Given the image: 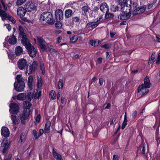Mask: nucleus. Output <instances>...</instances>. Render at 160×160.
Returning a JSON list of instances; mask_svg holds the SVG:
<instances>
[{"label":"nucleus","instance_id":"obj_1","mask_svg":"<svg viewBox=\"0 0 160 160\" xmlns=\"http://www.w3.org/2000/svg\"><path fill=\"white\" fill-rule=\"evenodd\" d=\"M18 67L20 70H23L26 67V71L25 73L26 74L29 75L32 72L36 69L37 67L36 63L34 62L31 65L29 66L28 69V66L27 65V62L24 58H21L19 60L18 62Z\"/></svg>","mask_w":160,"mask_h":160},{"label":"nucleus","instance_id":"obj_2","mask_svg":"<svg viewBox=\"0 0 160 160\" xmlns=\"http://www.w3.org/2000/svg\"><path fill=\"white\" fill-rule=\"evenodd\" d=\"M40 20L43 23H47L52 25L54 23V20L52 13L48 12H43L41 15Z\"/></svg>","mask_w":160,"mask_h":160},{"label":"nucleus","instance_id":"obj_3","mask_svg":"<svg viewBox=\"0 0 160 160\" xmlns=\"http://www.w3.org/2000/svg\"><path fill=\"white\" fill-rule=\"evenodd\" d=\"M122 9L125 8L126 10L128 9L129 12H131L132 9L136 7L138 4L136 2L132 1L131 0H123L121 5Z\"/></svg>","mask_w":160,"mask_h":160},{"label":"nucleus","instance_id":"obj_4","mask_svg":"<svg viewBox=\"0 0 160 160\" xmlns=\"http://www.w3.org/2000/svg\"><path fill=\"white\" fill-rule=\"evenodd\" d=\"M148 88L143 86L140 85L138 88L137 96L140 98L144 95H145L148 92Z\"/></svg>","mask_w":160,"mask_h":160},{"label":"nucleus","instance_id":"obj_5","mask_svg":"<svg viewBox=\"0 0 160 160\" xmlns=\"http://www.w3.org/2000/svg\"><path fill=\"white\" fill-rule=\"evenodd\" d=\"M37 39L38 45L42 51H46L47 48H48L50 46V43L46 42L41 37H37Z\"/></svg>","mask_w":160,"mask_h":160},{"label":"nucleus","instance_id":"obj_6","mask_svg":"<svg viewBox=\"0 0 160 160\" xmlns=\"http://www.w3.org/2000/svg\"><path fill=\"white\" fill-rule=\"evenodd\" d=\"M24 8L27 12H31L37 9L36 3L32 1L27 2L24 5Z\"/></svg>","mask_w":160,"mask_h":160},{"label":"nucleus","instance_id":"obj_7","mask_svg":"<svg viewBox=\"0 0 160 160\" xmlns=\"http://www.w3.org/2000/svg\"><path fill=\"white\" fill-rule=\"evenodd\" d=\"M124 8V9L123 8L122 9H121L122 13L120 14L118 17L119 18L122 20H126L129 18L131 16V12L129 11L127 12L126 8Z\"/></svg>","mask_w":160,"mask_h":160},{"label":"nucleus","instance_id":"obj_8","mask_svg":"<svg viewBox=\"0 0 160 160\" xmlns=\"http://www.w3.org/2000/svg\"><path fill=\"white\" fill-rule=\"evenodd\" d=\"M10 109L9 110L10 113L17 114L19 111V107L17 104L11 103L9 105Z\"/></svg>","mask_w":160,"mask_h":160},{"label":"nucleus","instance_id":"obj_9","mask_svg":"<svg viewBox=\"0 0 160 160\" xmlns=\"http://www.w3.org/2000/svg\"><path fill=\"white\" fill-rule=\"evenodd\" d=\"M11 119L13 126L14 129L15 130L17 128L16 126L20 122L19 118L16 115L12 114L11 116Z\"/></svg>","mask_w":160,"mask_h":160},{"label":"nucleus","instance_id":"obj_10","mask_svg":"<svg viewBox=\"0 0 160 160\" xmlns=\"http://www.w3.org/2000/svg\"><path fill=\"white\" fill-rule=\"evenodd\" d=\"M30 112V110L29 109H24L23 113L21 116V122L23 124L24 122L23 121L27 119L29 117Z\"/></svg>","mask_w":160,"mask_h":160},{"label":"nucleus","instance_id":"obj_11","mask_svg":"<svg viewBox=\"0 0 160 160\" xmlns=\"http://www.w3.org/2000/svg\"><path fill=\"white\" fill-rule=\"evenodd\" d=\"M15 82L14 83V88L18 92H22L24 90L25 87L24 82L22 83H17Z\"/></svg>","mask_w":160,"mask_h":160},{"label":"nucleus","instance_id":"obj_12","mask_svg":"<svg viewBox=\"0 0 160 160\" xmlns=\"http://www.w3.org/2000/svg\"><path fill=\"white\" fill-rule=\"evenodd\" d=\"M27 11L22 7L18 8L17 10V14L21 18H23L25 15Z\"/></svg>","mask_w":160,"mask_h":160},{"label":"nucleus","instance_id":"obj_13","mask_svg":"<svg viewBox=\"0 0 160 160\" xmlns=\"http://www.w3.org/2000/svg\"><path fill=\"white\" fill-rule=\"evenodd\" d=\"M27 49L28 50L29 55L31 57H35L37 53V50L34 46L32 45H30V46L27 48Z\"/></svg>","mask_w":160,"mask_h":160},{"label":"nucleus","instance_id":"obj_14","mask_svg":"<svg viewBox=\"0 0 160 160\" xmlns=\"http://www.w3.org/2000/svg\"><path fill=\"white\" fill-rule=\"evenodd\" d=\"M55 18L57 20L60 21L63 18V12L61 9L57 10L55 12Z\"/></svg>","mask_w":160,"mask_h":160},{"label":"nucleus","instance_id":"obj_15","mask_svg":"<svg viewBox=\"0 0 160 160\" xmlns=\"http://www.w3.org/2000/svg\"><path fill=\"white\" fill-rule=\"evenodd\" d=\"M7 41L10 44L14 45L16 43L17 39L15 36L12 35L11 36H7L5 39V41Z\"/></svg>","mask_w":160,"mask_h":160},{"label":"nucleus","instance_id":"obj_16","mask_svg":"<svg viewBox=\"0 0 160 160\" xmlns=\"http://www.w3.org/2000/svg\"><path fill=\"white\" fill-rule=\"evenodd\" d=\"M1 134L4 137H8L10 134L8 129L6 127H2L1 130Z\"/></svg>","mask_w":160,"mask_h":160},{"label":"nucleus","instance_id":"obj_17","mask_svg":"<svg viewBox=\"0 0 160 160\" xmlns=\"http://www.w3.org/2000/svg\"><path fill=\"white\" fill-rule=\"evenodd\" d=\"M22 38L21 40L22 43L26 48L30 46V45H32L30 43L29 40L26 38V36Z\"/></svg>","mask_w":160,"mask_h":160},{"label":"nucleus","instance_id":"obj_18","mask_svg":"<svg viewBox=\"0 0 160 160\" xmlns=\"http://www.w3.org/2000/svg\"><path fill=\"white\" fill-rule=\"evenodd\" d=\"M100 8L101 11L104 12H108L109 10V7L106 2L102 3L100 6Z\"/></svg>","mask_w":160,"mask_h":160},{"label":"nucleus","instance_id":"obj_19","mask_svg":"<svg viewBox=\"0 0 160 160\" xmlns=\"http://www.w3.org/2000/svg\"><path fill=\"white\" fill-rule=\"evenodd\" d=\"M100 23L99 22H89L85 26L86 28H94L96 27Z\"/></svg>","mask_w":160,"mask_h":160},{"label":"nucleus","instance_id":"obj_20","mask_svg":"<svg viewBox=\"0 0 160 160\" xmlns=\"http://www.w3.org/2000/svg\"><path fill=\"white\" fill-rule=\"evenodd\" d=\"M143 86H146L149 88L151 85V83L150 82L149 77L148 76H146L144 79V83L142 84Z\"/></svg>","mask_w":160,"mask_h":160},{"label":"nucleus","instance_id":"obj_21","mask_svg":"<svg viewBox=\"0 0 160 160\" xmlns=\"http://www.w3.org/2000/svg\"><path fill=\"white\" fill-rule=\"evenodd\" d=\"M26 97V94L24 93H21L18 95L16 97H12V98L14 99H15L16 98L19 100H23Z\"/></svg>","mask_w":160,"mask_h":160},{"label":"nucleus","instance_id":"obj_22","mask_svg":"<svg viewBox=\"0 0 160 160\" xmlns=\"http://www.w3.org/2000/svg\"><path fill=\"white\" fill-rule=\"evenodd\" d=\"M23 50L20 46H17L15 49V52L16 55L19 56L23 53Z\"/></svg>","mask_w":160,"mask_h":160},{"label":"nucleus","instance_id":"obj_23","mask_svg":"<svg viewBox=\"0 0 160 160\" xmlns=\"http://www.w3.org/2000/svg\"><path fill=\"white\" fill-rule=\"evenodd\" d=\"M33 77L32 76H30L28 79V85L29 88L30 89H32L33 87Z\"/></svg>","mask_w":160,"mask_h":160},{"label":"nucleus","instance_id":"obj_24","mask_svg":"<svg viewBox=\"0 0 160 160\" xmlns=\"http://www.w3.org/2000/svg\"><path fill=\"white\" fill-rule=\"evenodd\" d=\"M1 146L2 147H4L3 150L4 152V151L7 149L9 147V144L8 143V141L5 139L3 140L1 143Z\"/></svg>","mask_w":160,"mask_h":160},{"label":"nucleus","instance_id":"obj_25","mask_svg":"<svg viewBox=\"0 0 160 160\" xmlns=\"http://www.w3.org/2000/svg\"><path fill=\"white\" fill-rule=\"evenodd\" d=\"M50 126L51 122L50 121H47L45 125L44 130L45 132L48 133L50 132Z\"/></svg>","mask_w":160,"mask_h":160},{"label":"nucleus","instance_id":"obj_26","mask_svg":"<svg viewBox=\"0 0 160 160\" xmlns=\"http://www.w3.org/2000/svg\"><path fill=\"white\" fill-rule=\"evenodd\" d=\"M23 107L24 109H30V108L32 106V104L30 102L24 101L23 102Z\"/></svg>","mask_w":160,"mask_h":160},{"label":"nucleus","instance_id":"obj_27","mask_svg":"<svg viewBox=\"0 0 160 160\" xmlns=\"http://www.w3.org/2000/svg\"><path fill=\"white\" fill-rule=\"evenodd\" d=\"M18 32L20 36L21 37L26 36L25 33L24 32L23 28L21 26H19L18 28Z\"/></svg>","mask_w":160,"mask_h":160},{"label":"nucleus","instance_id":"obj_28","mask_svg":"<svg viewBox=\"0 0 160 160\" xmlns=\"http://www.w3.org/2000/svg\"><path fill=\"white\" fill-rule=\"evenodd\" d=\"M8 15L5 11L3 10L0 11V16L3 21L7 18Z\"/></svg>","mask_w":160,"mask_h":160},{"label":"nucleus","instance_id":"obj_29","mask_svg":"<svg viewBox=\"0 0 160 160\" xmlns=\"http://www.w3.org/2000/svg\"><path fill=\"white\" fill-rule=\"evenodd\" d=\"M72 10L71 9H68L65 11V15L66 18H69L72 15Z\"/></svg>","mask_w":160,"mask_h":160},{"label":"nucleus","instance_id":"obj_30","mask_svg":"<svg viewBox=\"0 0 160 160\" xmlns=\"http://www.w3.org/2000/svg\"><path fill=\"white\" fill-rule=\"evenodd\" d=\"M50 46H49L48 48H47L49 52L51 53L57 54L58 52V51L52 48V46L51 43H50Z\"/></svg>","mask_w":160,"mask_h":160},{"label":"nucleus","instance_id":"obj_31","mask_svg":"<svg viewBox=\"0 0 160 160\" xmlns=\"http://www.w3.org/2000/svg\"><path fill=\"white\" fill-rule=\"evenodd\" d=\"M78 35H74L72 38H70V42L72 43L76 42L78 41Z\"/></svg>","mask_w":160,"mask_h":160},{"label":"nucleus","instance_id":"obj_32","mask_svg":"<svg viewBox=\"0 0 160 160\" xmlns=\"http://www.w3.org/2000/svg\"><path fill=\"white\" fill-rule=\"evenodd\" d=\"M42 85V80L41 78L38 77L37 81V87L39 89L41 88Z\"/></svg>","mask_w":160,"mask_h":160},{"label":"nucleus","instance_id":"obj_33","mask_svg":"<svg viewBox=\"0 0 160 160\" xmlns=\"http://www.w3.org/2000/svg\"><path fill=\"white\" fill-rule=\"evenodd\" d=\"M52 152L53 156L57 160H58V159L62 157L60 154L57 153L53 149Z\"/></svg>","mask_w":160,"mask_h":160},{"label":"nucleus","instance_id":"obj_34","mask_svg":"<svg viewBox=\"0 0 160 160\" xmlns=\"http://www.w3.org/2000/svg\"><path fill=\"white\" fill-rule=\"evenodd\" d=\"M17 80V83H22V82H24L22 80V78L21 75H18L16 78Z\"/></svg>","mask_w":160,"mask_h":160},{"label":"nucleus","instance_id":"obj_35","mask_svg":"<svg viewBox=\"0 0 160 160\" xmlns=\"http://www.w3.org/2000/svg\"><path fill=\"white\" fill-rule=\"evenodd\" d=\"M33 97V93L29 92L26 95V97L25 98L27 99V100L29 101H31Z\"/></svg>","mask_w":160,"mask_h":160},{"label":"nucleus","instance_id":"obj_36","mask_svg":"<svg viewBox=\"0 0 160 160\" xmlns=\"http://www.w3.org/2000/svg\"><path fill=\"white\" fill-rule=\"evenodd\" d=\"M146 9V6H143L141 7H138V13L140 14L141 13L143 12Z\"/></svg>","mask_w":160,"mask_h":160},{"label":"nucleus","instance_id":"obj_37","mask_svg":"<svg viewBox=\"0 0 160 160\" xmlns=\"http://www.w3.org/2000/svg\"><path fill=\"white\" fill-rule=\"evenodd\" d=\"M50 97L53 99L56 98V95L55 92L54 91L52 90L51 91L50 94Z\"/></svg>","mask_w":160,"mask_h":160},{"label":"nucleus","instance_id":"obj_38","mask_svg":"<svg viewBox=\"0 0 160 160\" xmlns=\"http://www.w3.org/2000/svg\"><path fill=\"white\" fill-rule=\"evenodd\" d=\"M156 54L155 53H152L151 55V58L149 60V62L150 63H152L154 62V60L155 58Z\"/></svg>","mask_w":160,"mask_h":160},{"label":"nucleus","instance_id":"obj_39","mask_svg":"<svg viewBox=\"0 0 160 160\" xmlns=\"http://www.w3.org/2000/svg\"><path fill=\"white\" fill-rule=\"evenodd\" d=\"M27 0H17L16 2L17 6H19L23 4Z\"/></svg>","mask_w":160,"mask_h":160},{"label":"nucleus","instance_id":"obj_40","mask_svg":"<svg viewBox=\"0 0 160 160\" xmlns=\"http://www.w3.org/2000/svg\"><path fill=\"white\" fill-rule=\"evenodd\" d=\"M32 133L34 135L35 139H37L39 138V136L37 134V132L35 130H33Z\"/></svg>","mask_w":160,"mask_h":160},{"label":"nucleus","instance_id":"obj_41","mask_svg":"<svg viewBox=\"0 0 160 160\" xmlns=\"http://www.w3.org/2000/svg\"><path fill=\"white\" fill-rule=\"evenodd\" d=\"M118 8L117 6L113 5L111 8V10L112 11L115 12L118 11Z\"/></svg>","mask_w":160,"mask_h":160},{"label":"nucleus","instance_id":"obj_42","mask_svg":"<svg viewBox=\"0 0 160 160\" xmlns=\"http://www.w3.org/2000/svg\"><path fill=\"white\" fill-rule=\"evenodd\" d=\"M90 44L92 46L95 47L97 46V40H89Z\"/></svg>","mask_w":160,"mask_h":160},{"label":"nucleus","instance_id":"obj_43","mask_svg":"<svg viewBox=\"0 0 160 160\" xmlns=\"http://www.w3.org/2000/svg\"><path fill=\"white\" fill-rule=\"evenodd\" d=\"M107 12H106L105 18H112L114 16V15L112 13H109Z\"/></svg>","mask_w":160,"mask_h":160},{"label":"nucleus","instance_id":"obj_44","mask_svg":"<svg viewBox=\"0 0 160 160\" xmlns=\"http://www.w3.org/2000/svg\"><path fill=\"white\" fill-rule=\"evenodd\" d=\"M40 69L42 72V73L44 74L45 73V68L44 66L43 63L41 62L40 64Z\"/></svg>","mask_w":160,"mask_h":160},{"label":"nucleus","instance_id":"obj_45","mask_svg":"<svg viewBox=\"0 0 160 160\" xmlns=\"http://www.w3.org/2000/svg\"><path fill=\"white\" fill-rule=\"evenodd\" d=\"M147 147V144H144L142 145V149L140 152V153L143 154H144L145 153V148Z\"/></svg>","mask_w":160,"mask_h":160},{"label":"nucleus","instance_id":"obj_46","mask_svg":"<svg viewBox=\"0 0 160 160\" xmlns=\"http://www.w3.org/2000/svg\"><path fill=\"white\" fill-rule=\"evenodd\" d=\"M12 23H15L16 22L15 20L12 16L8 15L7 18Z\"/></svg>","mask_w":160,"mask_h":160},{"label":"nucleus","instance_id":"obj_47","mask_svg":"<svg viewBox=\"0 0 160 160\" xmlns=\"http://www.w3.org/2000/svg\"><path fill=\"white\" fill-rule=\"evenodd\" d=\"M58 86L59 89H61L63 86V81L61 79L59 80L58 82Z\"/></svg>","mask_w":160,"mask_h":160},{"label":"nucleus","instance_id":"obj_48","mask_svg":"<svg viewBox=\"0 0 160 160\" xmlns=\"http://www.w3.org/2000/svg\"><path fill=\"white\" fill-rule=\"evenodd\" d=\"M111 47V44L108 43L107 44H104L101 46V47L102 48H104L106 49H108L110 48Z\"/></svg>","mask_w":160,"mask_h":160},{"label":"nucleus","instance_id":"obj_49","mask_svg":"<svg viewBox=\"0 0 160 160\" xmlns=\"http://www.w3.org/2000/svg\"><path fill=\"white\" fill-rule=\"evenodd\" d=\"M127 124V120H124L122 123V129H123Z\"/></svg>","mask_w":160,"mask_h":160},{"label":"nucleus","instance_id":"obj_50","mask_svg":"<svg viewBox=\"0 0 160 160\" xmlns=\"http://www.w3.org/2000/svg\"><path fill=\"white\" fill-rule=\"evenodd\" d=\"M41 91H39L37 93H36L35 95V99L38 98L41 95Z\"/></svg>","mask_w":160,"mask_h":160},{"label":"nucleus","instance_id":"obj_51","mask_svg":"<svg viewBox=\"0 0 160 160\" xmlns=\"http://www.w3.org/2000/svg\"><path fill=\"white\" fill-rule=\"evenodd\" d=\"M55 26L56 27L59 28L62 27V25L61 22H58L55 23Z\"/></svg>","mask_w":160,"mask_h":160},{"label":"nucleus","instance_id":"obj_52","mask_svg":"<svg viewBox=\"0 0 160 160\" xmlns=\"http://www.w3.org/2000/svg\"><path fill=\"white\" fill-rule=\"evenodd\" d=\"M41 118V116L40 114H38L36 117L35 119L36 122L38 123L39 122Z\"/></svg>","mask_w":160,"mask_h":160},{"label":"nucleus","instance_id":"obj_53","mask_svg":"<svg viewBox=\"0 0 160 160\" xmlns=\"http://www.w3.org/2000/svg\"><path fill=\"white\" fill-rule=\"evenodd\" d=\"M88 8L86 6H84L82 7V9L83 11H84V12H87L88 10Z\"/></svg>","mask_w":160,"mask_h":160},{"label":"nucleus","instance_id":"obj_54","mask_svg":"<svg viewBox=\"0 0 160 160\" xmlns=\"http://www.w3.org/2000/svg\"><path fill=\"white\" fill-rule=\"evenodd\" d=\"M160 62V52L158 54V56L157 58L156 63L157 64H159Z\"/></svg>","mask_w":160,"mask_h":160},{"label":"nucleus","instance_id":"obj_55","mask_svg":"<svg viewBox=\"0 0 160 160\" xmlns=\"http://www.w3.org/2000/svg\"><path fill=\"white\" fill-rule=\"evenodd\" d=\"M8 57L9 58L11 59H13L15 58L14 55L12 53L9 54Z\"/></svg>","mask_w":160,"mask_h":160},{"label":"nucleus","instance_id":"obj_56","mask_svg":"<svg viewBox=\"0 0 160 160\" xmlns=\"http://www.w3.org/2000/svg\"><path fill=\"white\" fill-rule=\"evenodd\" d=\"M73 21L75 22H80V19L79 18L77 17H75L73 18Z\"/></svg>","mask_w":160,"mask_h":160},{"label":"nucleus","instance_id":"obj_57","mask_svg":"<svg viewBox=\"0 0 160 160\" xmlns=\"http://www.w3.org/2000/svg\"><path fill=\"white\" fill-rule=\"evenodd\" d=\"M138 8H136V9H135L133 12V15H136L137 14H139L138 13Z\"/></svg>","mask_w":160,"mask_h":160},{"label":"nucleus","instance_id":"obj_58","mask_svg":"<svg viewBox=\"0 0 160 160\" xmlns=\"http://www.w3.org/2000/svg\"><path fill=\"white\" fill-rule=\"evenodd\" d=\"M62 38V37L61 36L58 37L56 39L57 43H59L61 41Z\"/></svg>","mask_w":160,"mask_h":160},{"label":"nucleus","instance_id":"obj_59","mask_svg":"<svg viewBox=\"0 0 160 160\" xmlns=\"http://www.w3.org/2000/svg\"><path fill=\"white\" fill-rule=\"evenodd\" d=\"M25 138V136L22 133L21 134L20 136V141L22 142Z\"/></svg>","mask_w":160,"mask_h":160},{"label":"nucleus","instance_id":"obj_60","mask_svg":"<svg viewBox=\"0 0 160 160\" xmlns=\"http://www.w3.org/2000/svg\"><path fill=\"white\" fill-rule=\"evenodd\" d=\"M102 61V59L101 58H99L97 59L96 62L98 64H101Z\"/></svg>","mask_w":160,"mask_h":160},{"label":"nucleus","instance_id":"obj_61","mask_svg":"<svg viewBox=\"0 0 160 160\" xmlns=\"http://www.w3.org/2000/svg\"><path fill=\"white\" fill-rule=\"evenodd\" d=\"M5 25L6 27L7 28L8 30V31L10 30L11 29V27L9 24H5Z\"/></svg>","mask_w":160,"mask_h":160},{"label":"nucleus","instance_id":"obj_62","mask_svg":"<svg viewBox=\"0 0 160 160\" xmlns=\"http://www.w3.org/2000/svg\"><path fill=\"white\" fill-rule=\"evenodd\" d=\"M116 34V32H115L111 31L110 32V36L111 38H113Z\"/></svg>","mask_w":160,"mask_h":160},{"label":"nucleus","instance_id":"obj_63","mask_svg":"<svg viewBox=\"0 0 160 160\" xmlns=\"http://www.w3.org/2000/svg\"><path fill=\"white\" fill-rule=\"evenodd\" d=\"M44 132V131L42 129H40L39 130V134H38L39 137L42 136Z\"/></svg>","mask_w":160,"mask_h":160},{"label":"nucleus","instance_id":"obj_64","mask_svg":"<svg viewBox=\"0 0 160 160\" xmlns=\"http://www.w3.org/2000/svg\"><path fill=\"white\" fill-rule=\"evenodd\" d=\"M104 81L103 79L102 78H100L99 79V82L100 85H102L103 84Z\"/></svg>","mask_w":160,"mask_h":160}]
</instances>
